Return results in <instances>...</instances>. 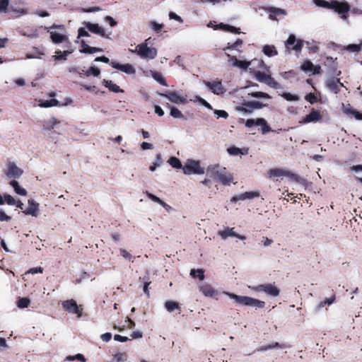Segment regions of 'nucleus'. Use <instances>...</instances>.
I'll return each mask as SVG.
<instances>
[{"instance_id": "f257e3e1", "label": "nucleus", "mask_w": 362, "mask_h": 362, "mask_svg": "<svg viewBox=\"0 0 362 362\" xmlns=\"http://www.w3.org/2000/svg\"><path fill=\"white\" fill-rule=\"evenodd\" d=\"M206 175L223 185H230L233 180V175L227 171L226 168L218 164L209 166L206 170Z\"/></svg>"}, {"instance_id": "f03ea898", "label": "nucleus", "mask_w": 362, "mask_h": 362, "mask_svg": "<svg viewBox=\"0 0 362 362\" xmlns=\"http://www.w3.org/2000/svg\"><path fill=\"white\" fill-rule=\"evenodd\" d=\"M228 296L235 300L236 303L247 305V306H252V307H256L259 308H263L265 307V302L253 298L252 297L249 296H238L235 293H228Z\"/></svg>"}, {"instance_id": "7ed1b4c3", "label": "nucleus", "mask_w": 362, "mask_h": 362, "mask_svg": "<svg viewBox=\"0 0 362 362\" xmlns=\"http://www.w3.org/2000/svg\"><path fill=\"white\" fill-rule=\"evenodd\" d=\"M132 52H136L142 59H153L157 56V49L155 47H149L146 42L138 45L135 49L130 50Z\"/></svg>"}, {"instance_id": "20e7f679", "label": "nucleus", "mask_w": 362, "mask_h": 362, "mask_svg": "<svg viewBox=\"0 0 362 362\" xmlns=\"http://www.w3.org/2000/svg\"><path fill=\"white\" fill-rule=\"evenodd\" d=\"M182 170L185 175H202L204 173V168L200 166L199 162L193 160H189L187 163L183 166Z\"/></svg>"}, {"instance_id": "39448f33", "label": "nucleus", "mask_w": 362, "mask_h": 362, "mask_svg": "<svg viewBox=\"0 0 362 362\" xmlns=\"http://www.w3.org/2000/svg\"><path fill=\"white\" fill-rule=\"evenodd\" d=\"M329 9L334 10L339 14H342V18H346L345 13L350 10V6L346 2H340L337 0H332L329 1Z\"/></svg>"}, {"instance_id": "423d86ee", "label": "nucleus", "mask_w": 362, "mask_h": 362, "mask_svg": "<svg viewBox=\"0 0 362 362\" xmlns=\"http://www.w3.org/2000/svg\"><path fill=\"white\" fill-rule=\"evenodd\" d=\"M256 292H264L267 295L273 297L278 296L280 293V290L275 286L274 284H259L253 288Z\"/></svg>"}, {"instance_id": "0eeeda50", "label": "nucleus", "mask_w": 362, "mask_h": 362, "mask_svg": "<svg viewBox=\"0 0 362 362\" xmlns=\"http://www.w3.org/2000/svg\"><path fill=\"white\" fill-rule=\"evenodd\" d=\"M62 308L66 311L77 315L78 317L82 316L83 309L78 306L74 299L66 300L62 303Z\"/></svg>"}, {"instance_id": "6e6552de", "label": "nucleus", "mask_w": 362, "mask_h": 362, "mask_svg": "<svg viewBox=\"0 0 362 362\" xmlns=\"http://www.w3.org/2000/svg\"><path fill=\"white\" fill-rule=\"evenodd\" d=\"M255 78L262 83H266L267 86L273 88H279V83L277 81L274 80V78L271 76V75H268L264 72H262L260 71H257L255 72Z\"/></svg>"}, {"instance_id": "1a4fd4ad", "label": "nucleus", "mask_w": 362, "mask_h": 362, "mask_svg": "<svg viewBox=\"0 0 362 362\" xmlns=\"http://www.w3.org/2000/svg\"><path fill=\"white\" fill-rule=\"evenodd\" d=\"M266 104H263L259 101H249L242 103L240 106L237 107V110L240 112L251 113L255 109H261L266 107Z\"/></svg>"}, {"instance_id": "9d476101", "label": "nucleus", "mask_w": 362, "mask_h": 362, "mask_svg": "<svg viewBox=\"0 0 362 362\" xmlns=\"http://www.w3.org/2000/svg\"><path fill=\"white\" fill-rule=\"evenodd\" d=\"M160 95L168 98L170 102L175 104H186L188 103L187 95H180L177 91H165L160 93Z\"/></svg>"}, {"instance_id": "9b49d317", "label": "nucleus", "mask_w": 362, "mask_h": 362, "mask_svg": "<svg viewBox=\"0 0 362 362\" xmlns=\"http://www.w3.org/2000/svg\"><path fill=\"white\" fill-rule=\"evenodd\" d=\"M254 125L262 127V133L267 134L272 131L271 127L267 124V121L264 118L247 119L245 122V127H251Z\"/></svg>"}, {"instance_id": "f8f14e48", "label": "nucleus", "mask_w": 362, "mask_h": 362, "mask_svg": "<svg viewBox=\"0 0 362 362\" xmlns=\"http://www.w3.org/2000/svg\"><path fill=\"white\" fill-rule=\"evenodd\" d=\"M303 47V42L300 40H296L294 35L291 34L286 42V48L290 52L291 50L296 52H300Z\"/></svg>"}, {"instance_id": "ddd939ff", "label": "nucleus", "mask_w": 362, "mask_h": 362, "mask_svg": "<svg viewBox=\"0 0 362 362\" xmlns=\"http://www.w3.org/2000/svg\"><path fill=\"white\" fill-rule=\"evenodd\" d=\"M269 175L270 177H280V176H286L291 177L295 180H298V176L294 173H292L288 171H286L281 168H273L271 169L269 173Z\"/></svg>"}, {"instance_id": "4468645a", "label": "nucleus", "mask_w": 362, "mask_h": 362, "mask_svg": "<svg viewBox=\"0 0 362 362\" xmlns=\"http://www.w3.org/2000/svg\"><path fill=\"white\" fill-rule=\"evenodd\" d=\"M204 84L210 89V90L216 95L223 94L225 92L221 81H204Z\"/></svg>"}, {"instance_id": "2eb2a0df", "label": "nucleus", "mask_w": 362, "mask_h": 362, "mask_svg": "<svg viewBox=\"0 0 362 362\" xmlns=\"http://www.w3.org/2000/svg\"><path fill=\"white\" fill-rule=\"evenodd\" d=\"M322 115L319 110H315L313 108L310 112L304 117L300 122L303 124H308L310 122H317L322 119Z\"/></svg>"}, {"instance_id": "dca6fc26", "label": "nucleus", "mask_w": 362, "mask_h": 362, "mask_svg": "<svg viewBox=\"0 0 362 362\" xmlns=\"http://www.w3.org/2000/svg\"><path fill=\"white\" fill-rule=\"evenodd\" d=\"M7 167L8 170L6 174L8 177L18 178L23 173V170L13 162H9Z\"/></svg>"}, {"instance_id": "f3484780", "label": "nucleus", "mask_w": 362, "mask_h": 362, "mask_svg": "<svg viewBox=\"0 0 362 362\" xmlns=\"http://www.w3.org/2000/svg\"><path fill=\"white\" fill-rule=\"evenodd\" d=\"M269 13V18L272 21H278L277 16H286L287 12L286 10L274 6H269L265 8Z\"/></svg>"}, {"instance_id": "a211bd4d", "label": "nucleus", "mask_w": 362, "mask_h": 362, "mask_svg": "<svg viewBox=\"0 0 362 362\" xmlns=\"http://www.w3.org/2000/svg\"><path fill=\"white\" fill-rule=\"evenodd\" d=\"M326 86L330 91L334 93H338L340 91L341 87H343L344 85L341 83L339 78H331L326 81Z\"/></svg>"}, {"instance_id": "6ab92c4d", "label": "nucleus", "mask_w": 362, "mask_h": 362, "mask_svg": "<svg viewBox=\"0 0 362 362\" xmlns=\"http://www.w3.org/2000/svg\"><path fill=\"white\" fill-rule=\"evenodd\" d=\"M111 66L127 74H134L136 72L134 67L130 64H121L116 62H112Z\"/></svg>"}, {"instance_id": "aec40b11", "label": "nucleus", "mask_w": 362, "mask_h": 362, "mask_svg": "<svg viewBox=\"0 0 362 362\" xmlns=\"http://www.w3.org/2000/svg\"><path fill=\"white\" fill-rule=\"evenodd\" d=\"M29 206L23 211L27 215L37 217L38 216L39 204L33 199L28 200Z\"/></svg>"}, {"instance_id": "412c9836", "label": "nucleus", "mask_w": 362, "mask_h": 362, "mask_svg": "<svg viewBox=\"0 0 362 362\" xmlns=\"http://www.w3.org/2000/svg\"><path fill=\"white\" fill-rule=\"evenodd\" d=\"M83 24L85 25L86 28L90 32L100 35L103 37L105 36V31L104 28L99 26L97 23H92L90 22H84Z\"/></svg>"}, {"instance_id": "4be33fe9", "label": "nucleus", "mask_w": 362, "mask_h": 362, "mask_svg": "<svg viewBox=\"0 0 362 362\" xmlns=\"http://www.w3.org/2000/svg\"><path fill=\"white\" fill-rule=\"evenodd\" d=\"M226 56L228 57L229 62H233V65L234 66H237L242 69L246 70L250 65V62L239 60L236 58V57L231 56L229 54H226Z\"/></svg>"}, {"instance_id": "5701e85b", "label": "nucleus", "mask_w": 362, "mask_h": 362, "mask_svg": "<svg viewBox=\"0 0 362 362\" xmlns=\"http://www.w3.org/2000/svg\"><path fill=\"white\" fill-rule=\"evenodd\" d=\"M259 196V192H246L245 193L240 194L238 196L233 197L231 199V202H237L238 200H245V199H251L255 197H258Z\"/></svg>"}, {"instance_id": "b1692460", "label": "nucleus", "mask_w": 362, "mask_h": 362, "mask_svg": "<svg viewBox=\"0 0 362 362\" xmlns=\"http://www.w3.org/2000/svg\"><path fill=\"white\" fill-rule=\"evenodd\" d=\"M218 234L223 239H226L228 237H236L240 240H245L246 238L244 235H238L234 231V228H227L226 229L219 231Z\"/></svg>"}, {"instance_id": "393cba45", "label": "nucleus", "mask_w": 362, "mask_h": 362, "mask_svg": "<svg viewBox=\"0 0 362 362\" xmlns=\"http://www.w3.org/2000/svg\"><path fill=\"white\" fill-rule=\"evenodd\" d=\"M343 110L346 115H352L358 120H362V113L353 108L350 104L344 105Z\"/></svg>"}, {"instance_id": "a878e982", "label": "nucleus", "mask_w": 362, "mask_h": 362, "mask_svg": "<svg viewBox=\"0 0 362 362\" xmlns=\"http://www.w3.org/2000/svg\"><path fill=\"white\" fill-rule=\"evenodd\" d=\"M81 49H80V52L86 54H93L103 52L101 48L90 47L87 45L84 40H81Z\"/></svg>"}, {"instance_id": "bb28decb", "label": "nucleus", "mask_w": 362, "mask_h": 362, "mask_svg": "<svg viewBox=\"0 0 362 362\" xmlns=\"http://www.w3.org/2000/svg\"><path fill=\"white\" fill-rule=\"evenodd\" d=\"M200 291L207 297H213L216 293V290L209 284H204L199 286Z\"/></svg>"}, {"instance_id": "cd10ccee", "label": "nucleus", "mask_w": 362, "mask_h": 362, "mask_svg": "<svg viewBox=\"0 0 362 362\" xmlns=\"http://www.w3.org/2000/svg\"><path fill=\"white\" fill-rule=\"evenodd\" d=\"M103 84L110 91L114 93H123L124 90L119 86L112 83V81L103 79Z\"/></svg>"}, {"instance_id": "c85d7f7f", "label": "nucleus", "mask_w": 362, "mask_h": 362, "mask_svg": "<svg viewBox=\"0 0 362 362\" xmlns=\"http://www.w3.org/2000/svg\"><path fill=\"white\" fill-rule=\"evenodd\" d=\"M50 37L52 41L55 44L62 43V42L68 40L66 35L58 33L57 32H51Z\"/></svg>"}, {"instance_id": "c756f323", "label": "nucleus", "mask_w": 362, "mask_h": 362, "mask_svg": "<svg viewBox=\"0 0 362 362\" xmlns=\"http://www.w3.org/2000/svg\"><path fill=\"white\" fill-rule=\"evenodd\" d=\"M228 153L231 156H238L239 154L246 155L248 150L245 148H239L235 146H230L227 149Z\"/></svg>"}, {"instance_id": "7c9ffc66", "label": "nucleus", "mask_w": 362, "mask_h": 362, "mask_svg": "<svg viewBox=\"0 0 362 362\" xmlns=\"http://www.w3.org/2000/svg\"><path fill=\"white\" fill-rule=\"evenodd\" d=\"M39 103V106L45 108L60 105L59 102L54 98L49 100H40Z\"/></svg>"}, {"instance_id": "2f4dec72", "label": "nucleus", "mask_w": 362, "mask_h": 362, "mask_svg": "<svg viewBox=\"0 0 362 362\" xmlns=\"http://www.w3.org/2000/svg\"><path fill=\"white\" fill-rule=\"evenodd\" d=\"M60 123V121L55 118L52 117L49 121L45 122L43 127L45 130L52 131L53 130L57 124Z\"/></svg>"}, {"instance_id": "473e14b6", "label": "nucleus", "mask_w": 362, "mask_h": 362, "mask_svg": "<svg viewBox=\"0 0 362 362\" xmlns=\"http://www.w3.org/2000/svg\"><path fill=\"white\" fill-rule=\"evenodd\" d=\"M9 184L11 186H12L13 187L14 191L18 194H20L22 196H25L27 194V191L24 188L21 187L16 180H13L10 181Z\"/></svg>"}, {"instance_id": "72a5a7b5", "label": "nucleus", "mask_w": 362, "mask_h": 362, "mask_svg": "<svg viewBox=\"0 0 362 362\" xmlns=\"http://www.w3.org/2000/svg\"><path fill=\"white\" fill-rule=\"evenodd\" d=\"M263 52L268 57H274L278 54V52L274 45H267L263 47Z\"/></svg>"}, {"instance_id": "f704fd0d", "label": "nucleus", "mask_w": 362, "mask_h": 362, "mask_svg": "<svg viewBox=\"0 0 362 362\" xmlns=\"http://www.w3.org/2000/svg\"><path fill=\"white\" fill-rule=\"evenodd\" d=\"M218 27L225 31L230 32L235 34H240V28H235L234 26L224 24L223 23H220Z\"/></svg>"}, {"instance_id": "c9c22d12", "label": "nucleus", "mask_w": 362, "mask_h": 362, "mask_svg": "<svg viewBox=\"0 0 362 362\" xmlns=\"http://www.w3.org/2000/svg\"><path fill=\"white\" fill-rule=\"evenodd\" d=\"M151 76L160 85L168 86V83L161 73L155 71H151Z\"/></svg>"}, {"instance_id": "e433bc0d", "label": "nucleus", "mask_w": 362, "mask_h": 362, "mask_svg": "<svg viewBox=\"0 0 362 362\" xmlns=\"http://www.w3.org/2000/svg\"><path fill=\"white\" fill-rule=\"evenodd\" d=\"M82 75H84L87 77L91 75L98 77L100 74V69L95 66H90L87 71L82 70Z\"/></svg>"}, {"instance_id": "4c0bfd02", "label": "nucleus", "mask_w": 362, "mask_h": 362, "mask_svg": "<svg viewBox=\"0 0 362 362\" xmlns=\"http://www.w3.org/2000/svg\"><path fill=\"white\" fill-rule=\"evenodd\" d=\"M165 308L168 312H173L176 309H179L180 305L177 302L168 300L165 302Z\"/></svg>"}, {"instance_id": "58836bf2", "label": "nucleus", "mask_w": 362, "mask_h": 362, "mask_svg": "<svg viewBox=\"0 0 362 362\" xmlns=\"http://www.w3.org/2000/svg\"><path fill=\"white\" fill-rule=\"evenodd\" d=\"M30 304V300L28 298H18L17 305L19 308H27Z\"/></svg>"}, {"instance_id": "ea45409f", "label": "nucleus", "mask_w": 362, "mask_h": 362, "mask_svg": "<svg viewBox=\"0 0 362 362\" xmlns=\"http://www.w3.org/2000/svg\"><path fill=\"white\" fill-rule=\"evenodd\" d=\"M190 275L194 278L197 277L201 281L204 279V270L202 269H192L190 271Z\"/></svg>"}, {"instance_id": "a19ab883", "label": "nucleus", "mask_w": 362, "mask_h": 362, "mask_svg": "<svg viewBox=\"0 0 362 362\" xmlns=\"http://www.w3.org/2000/svg\"><path fill=\"white\" fill-rule=\"evenodd\" d=\"M274 348H284V346L283 345H281L278 342H275V343H273V344H269V345H264V346H262L258 348V351H265L268 349H274Z\"/></svg>"}, {"instance_id": "79ce46f5", "label": "nucleus", "mask_w": 362, "mask_h": 362, "mask_svg": "<svg viewBox=\"0 0 362 362\" xmlns=\"http://www.w3.org/2000/svg\"><path fill=\"white\" fill-rule=\"evenodd\" d=\"M21 35L30 38H36L39 36V32L37 28H33L30 30L21 33Z\"/></svg>"}, {"instance_id": "37998d69", "label": "nucleus", "mask_w": 362, "mask_h": 362, "mask_svg": "<svg viewBox=\"0 0 362 362\" xmlns=\"http://www.w3.org/2000/svg\"><path fill=\"white\" fill-rule=\"evenodd\" d=\"M56 54L54 56L55 60H66V57L71 53V51L66 50L62 52L60 50L56 51Z\"/></svg>"}, {"instance_id": "c03bdc74", "label": "nucleus", "mask_w": 362, "mask_h": 362, "mask_svg": "<svg viewBox=\"0 0 362 362\" xmlns=\"http://www.w3.org/2000/svg\"><path fill=\"white\" fill-rule=\"evenodd\" d=\"M168 163L174 168L180 169L183 168L180 160L176 157H170Z\"/></svg>"}, {"instance_id": "a18cd8bd", "label": "nucleus", "mask_w": 362, "mask_h": 362, "mask_svg": "<svg viewBox=\"0 0 362 362\" xmlns=\"http://www.w3.org/2000/svg\"><path fill=\"white\" fill-rule=\"evenodd\" d=\"M249 95H250L253 98H262L270 99L272 98L268 93H264V92H261V91L252 92V93H250Z\"/></svg>"}, {"instance_id": "49530a36", "label": "nucleus", "mask_w": 362, "mask_h": 362, "mask_svg": "<svg viewBox=\"0 0 362 362\" xmlns=\"http://www.w3.org/2000/svg\"><path fill=\"white\" fill-rule=\"evenodd\" d=\"M170 115L174 118H182L184 117L181 111L174 106L170 107Z\"/></svg>"}, {"instance_id": "de8ad7c7", "label": "nucleus", "mask_w": 362, "mask_h": 362, "mask_svg": "<svg viewBox=\"0 0 362 362\" xmlns=\"http://www.w3.org/2000/svg\"><path fill=\"white\" fill-rule=\"evenodd\" d=\"M334 300H335L334 295L330 298H326L325 300H322L320 303V304L317 306L318 309L323 308L326 305H331L332 303H334Z\"/></svg>"}, {"instance_id": "09e8293b", "label": "nucleus", "mask_w": 362, "mask_h": 362, "mask_svg": "<svg viewBox=\"0 0 362 362\" xmlns=\"http://www.w3.org/2000/svg\"><path fill=\"white\" fill-rule=\"evenodd\" d=\"M281 96L288 101H297L299 98L296 95H293L290 93H284Z\"/></svg>"}, {"instance_id": "8fccbe9b", "label": "nucleus", "mask_w": 362, "mask_h": 362, "mask_svg": "<svg viewBox=\"0 0 362 362\" xmlns=\"http://www.w3.org/2000/svg\"><path fill=\"white\" fill-rule=\"evenodd\" d=\"M243 45V40L241 39H237L235 42L230 44L228 43L227 47L223 49V50L229 49H236L238 47L241 46Z\"/></svg>"}, {"instance_id": "3c124183", "label": "nucleus", "mask_w": 362, "mask_h": 362, "mask_svg": "<svg viewBox=\"0 0 362 362\" xmlns=\"http://www.w3.org/2000/svg\"><path fill=\"white\" fill-rule=\"evenodd\" d=\"M305 99L311 104H315L318 101L317 97L313 93L307 94L305 96Z\"/></svg>"}, {"instance_id": "603ef678", "label": "nucleus", "mask_w": 362, "mask_h": 362, "mask_svg": "<svg viewBox=\"0 0 362 362\" xmlns=\"http://www.w3.org/2000/svg\"><path fill=\"white\" fill-rule=\"evenodd\" d=\"M9 6V0H0V13H6Z\"/></svg>"}, {"instance_id": "864d4df0", "label": "nucleus", "mask_w": 362, "mask_h": 362, "mask_svg": "<svg viewBox=\"0 0 362 362\" xmlns=\"http://www.w3.org/2000/svg\"><path fill=\"white\" fill-rule=\"evenodd\" d=\"M313 67L314 66L310 61H305L301 66L302 70L305 71H311Z\"/></svg>"}, {"instance_id": "5fc2aeb1", "label": "nucleus", "mask_w": 362, "mask_h": 362, "mask_svg": "<svg viewBox=\"0 0 362 362\" xmlns=\"http://www.w3.org/2000/svg\"><path fill=\"white\" fill-rule=\"evenodd\" d=\"M152 29L157 33H160L163 28V24L157 23L155 21L151 22Z\"/></svg>"}, {"instance_id": "6e6d98bb", "label": "nucleus", "mask_w": 362, "mask_h": 362, "mask_svg": "<svg viewBox=\"0 0 362 362\" xmlns=\"http://www.w3.org/2000/svg\"><path fill=\"white\" fill-rule=\"evenodd\" d=\"M346 49L351 52H358L361 50V45L356 44H351L346 47Z\"/></svg>"}, {"instance_id": "4d7b16f0", "label": "nucleus", "mask_w": 362, "mask_h": 362, "mask_svg": "<svg viewBox=\"0 0 362 362\" xmlns=\"http://www.w3.org/2000/svg\"><path fill=\"white\" fill-rule=\"evenodd\" d=\"M314 2L317 6L329 8V1L325 0H315Z\"/></svg>"}, {"instance_id": "13d9d810", "label": "nucleus", "mask_w": 362, "mask_h": 362, "mask_svg": "<svg viewBox=\"0 0 362 362\" xmlns=\"http://www.w3.org/2000/svg\"><path fill=\"white\" fill-rule=\"evenodd\" d=\"M6 202L8 205H15L16 204V201L15 199L11 196L10 194L4 195V202Z\"/></svg>"}, {"instance_id": "bf43d9fd", "label": "nucleus", "mask_w": 362, "mask_h": 362, "mask_svg": "<svg viewBox=\"0 0 362 362\" xmlns=\"http://www.w3.org/2000/svg\"><path fill=\"white\" fill-rule=\"evenodd\" d=\"M214 113L218 116V117L226 119L228 117V112L225 110H216L214 111Z\"/></svg>"}, {"instance_id": "052dcab7", "label": "nucleus", "mask_w": 362, "mask_h": 362, "mask_svg": "<svg viewBox=\"0 0 362 362\" xmlns=\"http://www.w3.org/2000/svg\"><path fill=\"white\" fill-rule=\"evenodd\" d=\"M90 36L88 31L86 30L83 28H80L78 30V37L80 38L81 37H88Z\"/></svg>"}, {"instance_id": "680f3d73", "label": "nucleus", "mask_w": 362, "mask_h": 362, "mask_svg": "<svg viewBox=\"0 0 362 362\" xmlns=\"http://www.w3.org/2000/svg\"><path fill=\"white\" fill-rule=\"evenodd\" d=\"M119 252L120 255L125 259L130 260L132 258V255L124 249H120Z\"/></svg>"}, {"instance_id": "e2e57ef3", "label": "nucleus", "mask_w": 362, "mask_h": 362, "mask_svg": "<svg viewBox=\"0 0 362 362\" xmlns=\"http://www.w3.org/2000/svg\"><path fill=\"white\" fill-rule=\"evenodd\" d=\"M11 219V217L6 214V213L0 210V221H8Z\"/></svg>"}, {"instance_id": "0e129e2a", "label": "nucleus", "mask_w": 362, "mask_h": 362, "mask_svg": "<svg viewBox=\"0 0 362 362\" xmlns=\"http://www.w3.org/2000/svg\"><path fill=\"white\" fill-rule=\"evenodd\" d=\"M146 195H147V197L149 199H151L154 202H156V203H160L161 202V199L159 197L155 196L154 194H151V193H150L148 192H146Z\"/></svg>"}, {"instance_id": "69168bd1", "label": "nucleus", "mask_w": 362, "mask_h": 362, "mask_svg": "<svg viewBox=\"0 0 362 362\" xmlns=\"http://www.w3.org/2000/svg\"><path fill=\"white\" fill-rule=\"evenodd\" d=\"M114 339L115 341H120V342H126V341H127L129 340L128 337H123V336H121L119 334H115L114 336Z\"/></svg>"}, {"instance_id": "338daca9", "label": "nucleus", "mask_w": 362, "mask_h": 362, "mask_svg": "<svg viewBox=\"0 0 362 362\" xmlns=\"http://www.w3.org/2000/svg\"><path fill=\"white\" fill-rule=\"evenodd\" d=\"M103 341L108 342L112 338V334L110 332H106L100 336Z\"/></svg>"}, {"instance_id": "774afa93", "label": "nucleus", "mask_w": 362, "mask_h": 362, "mask_svg": "<svg viewBox=\"0 0 362 362\" xmlns=\"http://www.w3.org/2000/svg\"><path fill=\"white\" fill-rule=\"evenodd\" d=\"M169 18L170 19H174L178 22H180L182 23V19L180 16H179L178 15H177L174 12H170L169 13Z\"/></svg>"}]
</instances>
